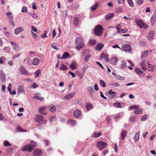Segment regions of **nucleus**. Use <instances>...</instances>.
<instances>
[{"label":"nucleus","instance_id":"nucleus-1","mask_svg":"<svg viewBox=\"0 0 156 156\" xmlns=\"http://www.w3.org/2000/svg\"><path fill=\"white\" fill-rule=\"evenodd\" d=\"M75 43L77 45L76 48L78 50H80L84 46L85 44L83 41L82 38L80 37H77L75 41Z\"/></svg>","mask_w":156,"mask_h":156},{"label":"nucleus","instance_id":"nucleus-2","mask_svg":"<svg viewBox=\"0 0 156 156\" xmlns=\"http://www.w3.org/2000/svg\"><path fill=\"white\" fill-rule=\"evenodd\" d=\"M36 145L35 142L34 141H32L30 144L25 145L24 147H23L22 150L23 151H28L29 152H30L35 147Z\"/></svg>","mask_w":156,"mask_h":156},{"label":"nucleus","instance_id":"nucleus-3","mask_svg":"<svg viewBox=\"0 0 156 156\" xmlns=\"http://www.w3.org/2000/svg\"><path fill=\"white\" fill-rule=\"evenodd\" d=\"M104 29L100 25H97L94 28V32L95 34L97 36H100L103 34Z\"/></svg>","mask_w":156,"mask_h":156},{"label":"nucleus","instance_id":"nucleus-4","mask_svg":"<svg viewBox=\"0 0 156 156\" xmlns=\"http://www.w3.org/2000/svg\"><path fill=\"white\" fill-rule=\"evenodd\" d=\"M107 145V144L105 142L100 141L97 142V146L99 148V150H101L106 147Z\"/></svg>","mask_w":156,"mask_h":156},{"label":"nucleus","instance_id":"nucleus-5","mask_svg":"<svg viewBox=\"0 0 156 156\" xmlns=\"http://www.w3.org/2000/svg\"><path fill=\"white\" fill-rule=\"evenodd\" d=\"M10 42L12 47L14 51H18L20 50V47L17 43L12 41H10Z\"/></svg>","mask_w":156,"mask_h":156},{"label":"nucleus","instance_id":"nucleus-6","mask_svg":"<svg viewBox=\"0 0 156 156\" xmlns=\"http://www.w3.org/2000/svg\"><path fill=\"white\" fill-rule=\"evenodd\" d=\"M136 23L140 27V28L147 29V25L145 24L141 20H138L136 21Z\"/></svg>","mask_w":156,"mask_h":156},{"label":"nucleus","instance_id":"nucleus-7","mask_svg":"<svg viewBox=\"0 0 156 156\" xmlns=\"http://www.w3.org/2000/svg\"><path fill=\"white\" fill-rule=\"evenodd\" d=\"M44 119V117L43 116L39 114H37L35 116L34 119L35 121L40 123L43 121Z\"/></svg>","mask_w":156,"mask_h":156},{"label":"nucleus","instance_id":"nucleus-8","mask_svg":"<svg viewBox=\"0 0 156 156\" xmlns=\"http://www.w3.org/2000/svg\"><path fill=\"white\" fill-rule=\"evenodd\" d=\"M122 50L125 51L130 52L131 51L132 49L130 45L126 44L122 47Z\"/></svg>","mask_w":156,"mask_h":156},{"label":"nucleus","instance_id":"nucleus-9","mask_svg":"<svg viewBox=\"0 0 156 156\" xmlns=\"http://www.w3.org/2000/svg\"><path fill=\"white\" fill-rule=\"evenodd\" d=\"M120 25L119 24H118L117 26H116V29L119 33H125L128 31L127 29H120Z\"/></svg>","mask_w":156,"mask_h":156},{"label":"nucleus","instance_id":"nucleus-10","mask_svg":"<svg viewBox=\"0 0 156 156\" xmlns=\"http://www.w3.org/2000/svg\"><path fill=\"white\" fill-rule=\"evenodd\" d=\"M6 76L4 72L2 70H0V80L1 81L4 83L5 81Z\"/></svg>","mask_w":156,"mask_h":156},{"label":"nucleus","instance_id":"nucleus-11","mask_svg":"<svg viewBox=\"0 0 156 156\" xmlns=\"http://www.w3.org/2000/svg\"><path fill=\"white\" fill-rule=\"evenodd\" d=\"M33 154L34 156H40L42 154V152L41 150L36 149L33 152Z\"/></svg>","mask_w":156,"mask_h":156},{"label":"nucleus","instance_id":"nucleus-12","mask_svg":"<svg viewBox=\"0 0 156 156\" xmlns=\"http://www.w3.org/2000/svg\"><path fill=\"white\" fill-rule=\"evenodd\" d=\"M81 115V113L79 109L76 110L73 113V115L76 118H79L80 117Z\"/></svg>","mask_w":156,"mask_h":156},{"label":"nucleus","instance_id":"nucleus-13","mask_svg":"<svg viewBox=\"0 0 156 156\" xmlns=\"http://www.w3.org/2000/svg\"><path fill=\"white\" fill-rule=\"evenodd\" d=\"M146 60H143L142 62L140 63V65L141 66V68L144 71L147 70V68L146 67Z\"/></svg>","mask_w":156,"mask_h":156},{"label":"nucleus","instance_id":"nucleus-14","mask_svg":"<svg viewBox=\"0 0 156 156\" xmlns=\"http://www.w3.org/2000/svg\"><path fill=\"white\" fill-rule=\"evenodd\" d=\"M19 71L23 75H27L28 74V73L27 71L25 68L22 66H21L20 67Z\"/></svg>","mask_w":156,"mask_h":156},{"label":"nucleus","instance_id":"nucleus-15","mask_svg":"<svg viewBox=\"0 0 156 156\" xmlns=\"http://www.w3.org/2000/svg\"><path fill=\"white\" fill-rule=\"evenodd\" d=\"M24 30V28L22 27H19L14 30V33L16 34H18L20 32H22Z\"/></svg>","mask_w":156,"mask_h":156},{"label":"nucleus","instance_id":"nucleus-16","mask_svg":"<svg viewBox=\"0 0 156 156\" xmlns=\"http://www.w3.org/2000/svg\"><path fill=\"white\" fill-rule=\"evenodd\" d=\"M75 93L73 92L72 93L67 94L66 96L64 97V99L65 100H68L73 98L75 95Z\"/></svg>","mask_w":156,"mask_h":156},{"label":"nucleus","instance_id":"nucleus-17","mask_svg":"<svg viewBox=\"0 0 156 156\" xmlns=\"http://www.w3.org/2000/svg\"><path fill=\"white\" fill-rule=\"evenodd\" d=\"M45 106H43L40 108L39 110V112L40 114L45 115H47V113L46 112H43V110L46 109Z\"/></svg>","mask_w":156,"mask_h":156},{"label":"nucleus","instance_id":"nucleus-18","mask_svg":"<svg viewBox=\"0 0 156 156\" xmlns=\"http://www.w3.org/2000/svg\"><path fill=\"white\" fill-rule=\"evenodd\" d=\"M40 62V60L37 57L35 58L33 60L32 63L33 65L34 66L38 65Z\"/></svg>","mask_w":156,"mask_h":156},{"label":"nucleus","instance_id":"nucleus-19","mask_svg":"<svg viewBox=\"0 0 156 156\" xmlns=\"http://www.w3.org/2000/svg\"><path fill=\"white\" fill-rule=\"evenodd\" d=\"M17 92L19 94L23 93L25 94V90L23 87L21 85L17 89Z\"/></svg>","mask_w":156,"mask_h":156},{"label":"nucleus","instance_id":"nucleus-20","mask_svg":"<svg viewBox=\"0 0 156 156\" xmlns=\"http://www.w3.org/2000/svg\"><path fill=\"white\" fill-rule=\"evenodd\" d=\"M77 66V63L74 61H73L70 65V67L72 70H74L76 69Z\"/></svg>","mask_w":156,"mask_h":156},{"label":"nucleus","instance_id":"nucleus-21","mask_svg":"<svg viewBox=\"0 0 156 156\" xmlns=\"http://www.w3.org/2000/svg\"><path fill=\"white\" fill-rule=\"evenodd\" d=\"M104 44L101 43H99L95 47V49L97 50H101L104 46Z\"/></svg>","mask_w":156,"mask_h":156},{"label":"nucleus","instance_id":"nucleus-22","mask_svg":"<svg viewBox=\"0 0 156 156\" xmlns=\"http://www.w3.org/2000/svg\"><path fill=\"white\" fill-rule=\"evenodd\" d=\"M70 57V54L67 52H65L63 53L62 57H61V59H65L68 58Z\"/></svg>","mask_w":156,"mask_h":156},{"label":"nucleus","instance_id":"nucleus-23","mask_svg":"<svg viewBox=\"0 0 156 156\" xmlns=\"http://www.w3.org/2000/svg\"><path fill=\"white\" fill-rule=\"evenodd\" d=\"M127 132L126 130H122L121 133V138L122 140H123L127 134Z\"/></svg>","mask_w":156,"mask_h":156},{"label":"nucleus","instance_id":"nucleus-24","mask_svg":"<svg viewBox=\"0 0 156 156\" xmlns=\"http://www.w3.org/2000/svg\"><path fill=\"white\" fill-rule=\"evenodd\" d=\"M143 111V109L142 108H137L134 111V113L136 114H138L141 113Z\"/></svg>","mask_w":156,"mask_h":156},{"label":"nucleus","instance_id":"nucleus-25","mask_svg":"<svg viewBox=\"0 0 156 156\" xmlns=\"http://www.w3.org/2000/svg\"><path fill=\"white\" fill-rule=\"evenodd\" d=\"M79 22V20L77 17L74 18L73 21V24L75 27H76L78 26Z\"/></svg>","mask_w":156,"mask_h":156},{"label":"nucleus","instance_id":"nucleus-26","mask_svg":"<svg viewBox=\"0 0 156 156\" xmlns=\"http://www.w3.org/2000/svg\"><path fill=\"white\" fill-rule=\"evenodd\" d=\"M118 61V59L116 57H113L111 59V63L114 65H115L116 64Z\"/></svg>","mask_w":156,"mask_h":156},{"label":"nucleus","instance_id":"nucleus-27","mask_svg":"<svg viewBox=\"0 0 156 156\" xmlns=\"http://www.w3.org/2000/svg\"><path fill=\"white\" fill-rule=\"evenodd\" d=\"M94 87L92 86L88 87L87 88V91L90 93H93L94 92Z\"/></svg>","mask_w":156,"mask_h":156},{"label":"nucleus","instance_id":"nucleus-28","mask_svg":"<svg viewBox=\"0 0 156 156\" xmlns=\"http://www.w3.org/2000/svg\"><path fill=\"white\" fill-rule=\"evenodd\" d=\"M126 62L123 60L121 62V64L119 65V68L121 69L125 68L126 67Z\"/></svg>","mask_w":156,"mask_h":156},{"label":"nucleus","instance_id":"nucleus-29","mask_svg":"<svg viewBox=\"0 0 156 156\" xmlns=\"http://www.w3.org/2000/svg\"><path fill=\"white\" fill-rule=\"evenodd\" d=\"M114 15V14L112 13H109L107 14L105 16L106 20H110L112 18Z\"/></svg>","mask_w":156,"mask_h":156},{"label":"nucleus","instance_id":"nucleus-30","mask_svg":"<svg viewBox=\"0 0 156 156\" xmlns=\"http://www.w3.org/2000/svg\"><path fill=\"white\" fill-rule=\"evenodd\" d=\"M101 135V132H94V134H92V136L97 138L99 137Z\"/></svg>","mask_w":156,"mask_h":156},{"label":"nucleus","instance_id":"nucleus-31","mask_svg":"<svg viewBox=\"0 0 156 156\" xmlns=\"http://www.w3.org/2000/svg\"><path fill=\"white\" fill-rule=\"evenodd\" d=\"M147 65L148 67L150 68V69H149V70L151 71H153L154 70V65H152L149 62L147 63Z\"/></svg>","mask_w":156,"mask_h":156},{"label":"nucleus","instance_id":"nucleus-32","mask_svg":"<svg viewBox=\"0 0 156 156\" xmlns=\"http://www.w3.org/2000/svg\"><path fill=\"white\" fill-rule=\"evenodd\" d=\"M67 123L70 124L72 126H74L76 123V122L74 120L69 119L67 121Z\"/></svg>","mask_w":156,"mask_h":156},{"label":"nucleus","instance_id":"nucleus-33","mask_svg":"<svg viewBox=\"0 0 156 156\" xmlns=\"http://www.w3.org/2000/svg\"><path fill=\"white\" fill-rule=\"evenodd\" d=\"M154 35V32L152 31H150L148 34L147 38L149 39L152 38Z\"/></svg>","mask_w":156,"mask_h":156},{"label":"nucleus","instance_id":"nucleus-34","mask_svg":"<svg viewBox=\"0 0 156 156\" xmlns=\"http://www.w3.org/2000/svg\"><path fill=\"white\" fill-rule=\"evenodd\" d=\"M140 136V132H138L135 135L134 139L135 142H137L139 140Z\"/></svg>","mask_w":156,"mask_h":156},{"label":"nucleus","instance_id":"nucleus-35","mask_svg":"<svg viewBox=\"0 0 156 156\" xmlns=\"http://www.w3.org/2000/svg\"><path fill=\"white\" fill-rule=\"evenodd\" d=\"M96 43V41L95 40H90L89 42V44L91 46H94Z\"/></svg>","mask_w":156,"mask_h":156},{"label":"nucleus","instance_id":"nucleus-36","mask_svg":"<svg viewBox=\"0 0 156 156\" xmlns=\"http://www.w3.org/2000/svg\"><path fill=\"white\" fill-rule=\"evenodd\" d=\"M86 106L87 110H89L93 107L91 104L90 103H87L86 105Z\"/></svg>","mask_w":156,"mask_h":156},{"label":"nucleus","instance_id":"nucleus-37","mask_svg":"<svg viewBox=\"0 0 156 156\" xmlns=\"http://www.w3.org/2000/svg\"><path fill=\"white\" fill-rule=\"evenodd\" d=\"M99 4L98 3H95L91 7V9L92 11L95 10L98 6Z\"/></svg>","mask_w":156,"mask_h":156},{"label":"nucleus","instance_id":"nucleus-38","mask_svg":"<svg viewBox=\"0 0 156 156\" xmlns=\"http://www.w3.org/2000/svg\"><path fill=\"white\" fill-rule=\"evenodd\" d=\"M60 69L62 70H66L67 69V67L65 65L62 63L60 67Z\"/></svg>","mask_w":156,"mask_h":156},{"label":"nucleus","instance_id":"nucleus-39","mask_svg":"<svg viewBox=\"0 0 156 156\" xmlns=\"http://www.w3.org/2000/svg\"><path fill=\"white\" fill-rule=\"evenodd\" d=\"M31 33L33 35V38L35 40H38L39 38L38 36L36 34L34 33L32 31H31Z\"/></svg>","mask_w":156,"mask_h":156},{"label":"nucleus","instance_id":"nucleus-40","mask_svg":"<svg viewBox=\"0 0 156 156\" xmlns=\"http://www.w3.org/2000/svg\"><path fill=\"white\" fill-rule=\"evenodd\" d=\"M135 70L136 73L139 75L142 74L143 73L142 71L140 70L139 68H136L135 69Z\"/></svg>","mask_w":156,"mask_h":156},{"label":"nucleus","instance_id":"nucleus-41","mask_svg":"<svg viewBox=\"0 0 156 156\" xmlns=\"http://www.w3.org/2000/svg\"><path fill=\"white\" fill-rule=\"evenodd\" d=\"M90 51L88 49H85L83 51L82 55L83 56H85V55H87L88 54H89Z\"/></svg>","mask_w":156,"mask_h":156},{"label":"nucleus","instance_id":"nucleus-42","mask_svg":"<svg viewBox=\"0 0 156 156\" xmlns=\"http://www.w3.org/2000/svg\"><path fill=\"white\" fill-rule=\"evenodd\" d=\"M29 14L34 19H37L38 18V16L37 15L36 13L34 12L29 13Z\"/></svg>","mask_w":156,"mask_h":156},{"label":"nucleus","instance_id":"nucleus-43","mask_svg":"<svg viewBox=\"0 0 156 156\" xmlns=\"http://www.w3.org/2000/svg\"><path fill=\"white\" fill-rule=\"evenodd\" d=\"M50 108V110L52 112H54L56 110L55 106L53 105H51Z\"/></svg>","mask_w":156,"mask_h":156},{"label":"nucleus","instance_id":"nucleus-44","mask_svg":"<svg viewBox=\"0 0 156 156\" xmlns=\"http://www.w3.org/2000/svg\"><path fill=\"white\" fill-rule=\"evenodd\" d=\"M115 78L117 80H124V78L123 77L119 75H116Z\"/></svg>","mask_w":156,"mask_h":156},{"label":"nucleus","instance_id":"nucleus-45","mask_svg":"<svg viewBox=\"0 0 156 156\" xmlns=\"http://www.w3.org/2000/svg\"><path fill=\"white\" fill-rule=\"evenodd\" d=\"M33 98L37 99L41 101H42L44 99V98L43 97L39 96H34Z\"/></svg>","mask_w":156,"mask_h":156},{"label":"nucleus","instance_id":"nucleus-46","mask_svg":"<svg viewBox=\"0 0 156 156\" xmlns=\"http://www.w3.org/2000/svg\"><path fill=\"white\" fill-rule=\"evenodd\" d=\"M41 73V71L40 69L37 70L34 73V76L35 77H37Z\"/></svg>","mask_w":156,"mask_h":156},{"label":"nucleus","instance_id":"nucleus-47","mask_svg":"<svg viewBox=\"0 0 156 156\" xmlns=\"http://www.w3.org/2000/svg\"><path fill=\"white\" fill-rule=\"evenodd\" d=\"M89 67V66L87 65H85L83 67L82 70L83 71V73L84 74L86 71V70Z\"/></svg>","mask_w":156,"mask_h":156},{"label":"nucleus","instance_id":"nucleus-48","mask_svg":"<svg viewBox=\"0 0 156 156\" xmlns=\"http://www.w3.org/2000/svg\"><path fill=\"white\" fill-rule=\"evenodd\" d=\"M99 82L101 86L103 87H105L106 86V84L105 82L102 80H100Z\"/></svg>","mask_w":156,"mask_h":156},{"label":"nucleus","instance_id":"nucleus-49","mask_svg":"<svg viewBox=\"0 0 156 156\" xmlns=\"http://www.w3.org/2000/svg\"><path fill=\"white\" fill-rule=\"evenodd\" d=\"M136 120V116H132L129 118V120L130 122H133Z\"/></svg>","mask_w":156,"mask_h":156},{"label":"nucleus","instance_id":"nucleus-50","mask_svg":"<svg viewBox=\"0 0 156 156\" xmlns=\"http://www.w3.org/2000/svg\"><path fill=\"white\" fill-rule=\"evenodd\" d=\"M84 56L85 57L84 59V60L85 62H87L89 58L91 56V55L90 54H88Z\"/></svg>","mask_w":156,"mask_h":156},{"label":"nucleus","instance_id":"nucleus-51","mask_svg":"<svg viewBox=\"0 0 156 156\" xmlns=\"http://www.w3.org/2000/svg\"><path fill=\"white\" fill-rule=\"evenodd\" d=\"M147 51H145L143 52L142 53L141 58H145L147 57Z\"/></svg>","mask_w":156,"mask_h":156},{"label":"nucleus","instance_id":"nucleus-52","mask_svg":"<svg viewBox=\"0 0 156 156\" xmlns=\"http://www.w3.org/2000/svg\"><path fill=\"white\" fill-rule=\"evenodd\" d=\"M113 106L116 108H121V104L119 103H115L113 104Z\"/></svg>","mask_w":156,"mask_h":156},{"label":"nucleus","instance_id":"nucleus-53","mask_svg":"<svg viewBox=\"0 0 156 156\" xmlns=\"http://www.w3.org/2000/svg\"><path fill=\"white\" fill-rule=\"evenodd\" d=\"M49 119L50 122H52L53 121L56 120V117L54 116H52L49 117Z\"/></svg>","mask_w":156,"mask_h":156},{"label":"nucleus","instance_id":"nucleus-54","mask_svg":"<svg viewBox=\"0 0 156 156\" xmlns=\"http://www.w3.org/2000/svg\"><path fill=\"white\" fill-rule=\"evenodd\" d=\"M104 56V58H105V61L106 62H108L109 61V59L107 58V55H104V54H102L101 55V58H102L103 56Z\"/></svg>","mask_w":156,"mask_h":156},{"label":"nucleus","instance_id":"nucleus-55","mask_svg":"<svg viewBox=\"0 0 156 156\" xmlns=\"http://www.w3.org/2000/svg\"><path fill=\"white\" fill-rule=\"evenodd\" d=\"M139 108V106L138 105H133L130 106L129 108L130 109H136Z\"/></svg>","mask_w":156,"mask_h":156},{"label":"nucleus","instance_id":"nucleus-56","mask_svg":"<svg viewBox=\"0 0 156 156\" xmlns=\"http://www.w3.org/2000/svg\"><path fill=\"white\" fill-rule=\"evenodd\" d=\"M127 2L129 5L131 7L133 6V3L132 0H127Z\"/></svg>","mask_w":156,"mask_h":156},{"label":"nucleus","instance_id":"nucleus-57","mask_svg":"<svg viewBox=\"0 0 156 156\" xmlns=\"http://www.w3.org/2000/svg\"><path fill=\"white\" fill-rule=\"evenodd\" d=\"M7 89L8 90L9 92V93H11V89H12V84L9 83V86L7 87Z\"/></svg>","mask_w":156,"mask_h":156},{"label":"nucleus","instance_id":"nucleus-58","mask_svg":"<svg viewBox=\"0 0 156 156\" xmlns=\"http://www.w3.org/2000/svg\"><path fill=\"white\" fill-rule=\"evenodd\" d=\"M27 10V8L25 6H23L21 11L23 12H26Z\"/></svg>","mask_w":156,"mask_h":156},{"label":"nucleus","instance_id":"nucleus-59","mask_svg":"<svg viewBox=\"0 0 156 156\" xmlns=\"http://www.w3.org/2000/svg\"><path fill=\"white\" fill-rule=\"evenodd\" d=\"M110 85L112 86H114L116 87H118L119 86V84L117 83H110Z\"/></svg>","mask_w":156,"mask_h":156},{"label":"nucleus","instance_id":"nucleus-60","mask_svg":"<svg viewBox=\"0 0 156 156\" xmlns=\"http://www.w3.org/2000/svg\"><path fill=\"white\" fill-rule=\"evenodd\" d=\"M146 115H144L141 118V121H145L147 119V117H146Z\"/></svg>","mask_w":156,"mask_h":156},{"label":"nucleus","instance_id":"nucleus-61","mask_svg":"<svg viewBox=\"0 0 156 156\" xmlns=\"http://www.w3.org/2000/svg\"><path fill=\"white\" fill-rule=\"evenodd\" d=\"M62 14L63 17H66L67 16V12L66 10H64L62 12Z\"/></svg>","mask_w":156,"mask_h":156},{"label":"nucleus","instance_id":"nucleus-62","mask_svg":"<svg viewBox=\"0 0 156 156\" xmlns=\"http://www.w3.org/2000/svg\"><path fill=\"white\" fill-rule=\"evenodd\" d=\"M4 145L5 146H11V144L7 141H5L4 143Z\"/></svg>","mask_w":156,"mask_h":156},{"label":"nucleus","instance_id":"nucleus-63","mask_svg":"<svg viewBox=\"0 0 156 156\" xmlns=\"http://www.w3.org/2000/svg\"><path fill=\"white\" fill-rule=\"evenodd\" d=\"M43 141L46 145H49V142L48 140L45 139L43 140Z\"/></svg>","mask_w":156,"mask_h":156},{"label":"nucleus","instance_id":"nucleus-64","mask_svg":"<svg viewBox=\"0 0 156 156\" xmlns=\"http://www.w3.org/2000/svg\"><path fill=\"white\" fill-rule=\"evenodd\" d=\"M143 2V0H137V3L139 5H141Z\"/></svg>","mask_w":156,"mask_h":156}]
</instances>
